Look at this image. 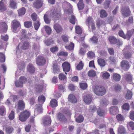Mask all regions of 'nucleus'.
Instances as JSON below:
<instances>
[{
  "mask_svg": "<svg viewBox=\"0 0 134 134\" xmlns=\"http://www.w3.org/2000/svg\"><path fill=\"white\" fill-rule=\"evenodd\" d=\"M38 100L39 102L43 104L45 101V98L44 96H41L38 97Z\"/></svg>",
  "mask_w": 134,
  "mask_h": 134,
  "instance_id": "nucleus-37",
  "label": "nucleus"
},
{
  "mask_svg": "<svg viewBox=\"0 0 134 134\" xmlns=\"http://www.w3.org/2000/svg\"><path fill=\"white\" fill-rule=\"evenodd\" d=\"M110 76V75L107 72L104 73L103 74V78L104 79H108Z\"/></svg>",
  "mask_w": 134,
  "mask_h": 134,
  "instance_id": "nucleus-58",
  "label": "nucleus"
},
{
  "mask_svg": "<svg viewBox=\"0 0 134 134\" xmlns=\"http://www.w3.org/2000/svg\"><path fill=\"white\" fill-rule=\"evenodd\" d=\"M26 9L24 7H22L18 10V13L19 15L21 16L25 14Z\"/></svg>",
  "mask_w": 134,
  "mask_h": 134,
  "instance_id": "nucleus-33",
  "label": "nucleus"
},
{
  "mask_svg": "<svg viewBox=\"0 0 134 134\" xmlns=\"http://www.w3.org/2000/svg\"><path fill=\"white\" fill-rule=\"evenodd\" d=\"M87 56L88 58H91L94 57L95 55L94 52L89 51L87 53Z\"/></svg>",
  "mask_w": 134,
  "mask_h": 134,
  "instance_id": "nucleus-44",
  "label": "nucleus"
},
{
  "mask_svg": "<svg viewBox=\"0 0 134 134\" xmlns=\"http://www.w3.org/2000/svg\"><path fill=\"white\" fill-rule=\"evenodd\" d=\"M51 122V120L49 116L45 117L43 120V125L44 126L49 125Z\"/></svg>",
  "mask_w": 134,
  "mask_h": 134,
  "instance_id": "nucleus-11",
  "label": "nucleus"
},
{
  "mask_svg": "<svg viewBox=\"0 0 134 134\" xmlns=\"http://www.w3.org/2000/svg\"><path fill=\"white\" fill-rule=\"evenodd\" d=\"M121 86L119 84H116L114 86V89L116 91L119 92L121 90Z\"/></svg>",
  "mask_w": 134,
  "mask_h": 134,
  "instance_id": "nucleus-41",
  "label": "nucleus"
},
{
  "mask_svg": "<svg viewBox=\"0 0 134 134\" xmlns=\"http://www.w3.org/2000/svg\"><path fill=\"white\" fill-rule=\"evenodd\" d=\"M14 129L13 128L10 126L7 127L6 129V132L8 134L11 133L13 131Z\"/></svg>",
  "mask_w": 134,
  "mask_h": 134,
  "instance_id": "nucleus-40",
  "label": "nucleus"
},
{
  "mask_svg": "<svg viewBox=\"0 0 134 134\" xmlns=\"http://www.w3.org/2000/svg\"><path fill=\"white\" fill-rule=\"evenodd\" d=\"M88 75L90 77H94L96 76V74L94 70H92L88 72Z\"/></svg>",
  "mask_w": 134,
  "mask_h": 134,
  "instance_id": "nucleus-35",
  "label": "nucleus"
},
{
  "mask_svg": "<svg viewBox=\"0 0 134 134\" xmlns=\"http://www.w3.org/2000/svg\"><path fill=\"white\" fill-rule=\"evenodd\" d=\"M93 22H94L93 19L91 17L89 16L86 19V23L87 25Z\"/></svg>",
  "mask_w": 134,
  "mask_h": 134,
  "instance_id": "nucleus-50",
  "label": "nucleus"
},
{
  "mask_svg": "<svg viewBox=\"0 0 134 134\" xmlns=\"http://www.w3.org/2000/svg\"><path fill=\"white\" fill-rule=\"evenodd\" d=\"M25 117L20 113L19 117V120L22 122H24L27 120V119L25 118Z\"/></svg>",
  "mask_w": 134,
  "mask_h": 134,
  "instance_id": "nucleus-52",
  "label": "nucleus"
},
{
  "mask_svg": "<svg viewBox=\"0 0 134 134\" xmlns=\"http://www.w3.org/2000/svg\"><path fill=\"white\" fill-rule=\"evenodd\" d=\"M76 31V33L79 34H81L82 31L81 28L79 26H77L75 28Z\"/></svg>",
  "mask_w": 134,
  "mask_h": 134,
  "instance_id": "nucleus-57",
  "label": "nucleus"
},
{
  "mask_svg": "<svg viewBox=\"0 0 134 134\" xmlns=\"http://www.w3.org/2000/svg\"><path fill=\"white\" fill-rule=\"evenodd\" d=\"M6 10L5 6L4 3L2 1L0 2V11L1 12H3Z\"/></svg>",
  "mask_w": 134,
  "mask_h": 134,
  "instance_id": "nucleus-26",
  "label": "nucleus"
},
{
  "mask_svg": "<svg viewBox=\"0 0 134 134\" xmlns=\"http://www.w3.org/2000/svg\"><path fill=\"white\" fill-rule=\"evenodd\" d=\"M45 23L48 24L50 22L51 20L49 18L48 15L47 14H45L43 17Z\"/></svg>",
  "mask_w": 134,
  "mask_h": 134,
  "instance_id": "nucleus-34",
  "label": "nucleus"
},
{
  "mask_svg": "<svg viewBox=\"0 0 134 134\" xmlns=\"http://www.w3.org/2000/svg\"><path fill=\"white\" fill-rule=\"evenodd\" d=\"M59 78L60 80H62L65 79H66V77L63 74L61 73L59 74Z\"/></svg>",
  "mask_w": 134,
  "mask_h": 134,
  "instance_id": "nucleus-59",
  "label": "nucleus"
},
{
  "mask_svg": "<svg viewBox=\"0 0 134 134\" xmlns=\"http://www.w3.org/2000/svg\"><path fill=\"white\" fill-rule=\"evenodd\" d=\"M108 40L110 43L112 44H116L118 45H121L122 43L119 40H117L116 38L113 36H111L109 37Z\"/></svg>",
  "mask_w": 134,
  "mask_h": 134,
  "instance_id": "nucleus-2",
  "label": "nucleus"
},
{
  "mask_svg": "<svg viewBox=\"0 0 134 134\" xmlns=\"http://www.w3.org/2000/svg\"><path fill=\"white\" fill-rule=\"evenodd\" d=\"M83 64L82 61H80L76 67L77 69L78 70L82 69L83 67Z\"/></svg>",
  "mask_w": 134,
  "mask_h": 134,
  "instance_id": "nucleus-45",
  "label": "nucleus"
},
{
  "mask_svg": "<svg viewBox=\"0 0 134 134\" xmlns=\"http://www.w3.org/2000/svg\"><path fill=\"white\" fill-rule=\"evenodd\" d=\"M101 103L104 105H107L108 104V102L106 99L104 98L102 99Z\"/></svg>",
  "mask_w": 134,
  "mask_h": 134,
  "instance_id": "nucleus-63",
  "label": "nucleus"
},
{
  "mask_svg": "<svg viewBox=\"0 0 134 134\" xmlns=\"http://www.w3.org/2000/svg\"><path fill=\"white\" fill-rule=\"evenodd\" d=\"M116 118L118 121H122L124 120L123 117L120 114H118L116 116Z\"/></svg>",
  "mask_w": 134,
  "mask_h": 134,
  "instance_id": "nucleus-49",
  "label": "nucleus"
},
{
  "mask_svg": "<svg viewBox=\"0 0 134 134\" xmlns=\"http://www.w3.org/2000/svg\"><path fill=\"white\" fill-rule=\"evenodd\" d=\"M98 39L96 37L93 36L90 38V41L92 43L96 44L98 42Z\"/></svg>",
  "mask_w": 134,
  "mask_h": 134,
  "instance_id": "nucleus-36",
  "label": "nucleus"
},
{
  "mask_svg": "<svg viewBox=\"0 0 134 134\" xmlns=\"http://www.w3.org/2000/svg\"><path fill=\"white\" fill-rule=\"evenodd\" d=\"M98 64L101 66L103 67L105 65V61L102 59H98Z\"/></svg>",
  "mask_w": 134,
  "mask_h": 134,
  "instance_id": "nucleus-28",
  "label": "nucleus"
},
{
  "mask_svg": "<svg viewBox=\"0 0 134 134\" xmlns=\"http://www.w3.org/2000/svg\"><path fill=\"white\" fill-rule=\"evenodd\" d=\"M98 114L100 116H102L104 114V111L102 109L99 108L97 111Z\"/></svg>",
  "mask_w": 134,
  "mask_h": 134,
  "instance_id": "nucleus-55",
  "label": "nucleus"
},
{
  "mask_svg": "<svg viewBox=\"0 0 134 134\" xmlns=\"http://www.w3.org/2000/svg\"><path fill=\"white\" fill-rule=\"evenodd\" d=\"M12 31L14 32H17L18 28L20 26V23L16 20H14L12 21Z\"/></svg>",
  "mask_w": 134,
  "mask_h": 134,
  "instance_id": "nucleus-3",
  "label": "nucleus"
},
{
  "mask_svg": "<svg viewBox=\"0 0 134 134\" xmlns=\"http://www.w3.org/2000/svg\"><path fill=\"white\" fill-rule=\"evenodd\" d=\"M7 29V25L4 22H0V32H6Z\"/></svg>",
  "mask_w": 134,
  "mask_h": 134,
  "instance_id": "nucleus-8",
  "label": "nucleus"
},
{
  "mask_svg": "<svg viewBox=\"0 0 134 134\" xmlns=\"http://www.w3.org/2000/svg\"><path fill=\"white\" fill-rule=\"evenodd\" d=\"M111 1L110 0H107L105 1L104 3V5L105 8H107L109 7Z\"/></svg>",
  "mask_w": 134,
  "mask_h": 134,
  "instance_id": "nucleus-38",
  "label": "nucleus"
},
{
  "mask_svg": "<svg viewBox=\"0 0 134 134\" xmlns=\"http://www.w3.org/2000/svg\"><path fill=\"white\" fill-rule=\"evenodd\" d=\"M121 13L124 16L127 17L130 14V11L128 7H124L121 9Z\"/></svg>",
  "mask_w": 134,
  "mask_h": 134,
  "instance_id": "nucleus-5",
  "label": "nucleus"
},
{
  "mask_svg": "<svg viewBox=\"0 0 134 134\" xmlns=\"http://www.w3.org/2000/svg\"><path fill=\"white\" fill-rule=\"evenodd\" d=\"M124 77L125 80L128 82H130L132 81V76L130 74H125Z\"/></svg>",
  "mask_w": 134,
  "mask_h": 134,
  "instance_id": "nucleus-21",
  "label": "nucleus"
},
{
  "mask_svg": "<svg viewBox=\"0 0 134 134\" xmlns=\"http://www.w3.org/2000/svg\"><path fill=\"white\" fill-rule=\"evenodd\" d=\"M53 72L54 73H55L59 71V69L57 64H54L53 65Z\"/></svg>",
  "mask_w": 134,
  "mask_h": 134,
  "instance_id": "nucleus-51",
  "label": "nucleus"
},
{
  "mask_svg": "<svg viewBox=\"0 0 134 134\" xmlns=\"http://www.w3.org/2000/svg\"><path fill=\"white\" fill-rule=\"evenodd\" d=\"M10 7L13 9L16 8V3L13 0H10Z\"/></svg>",
  "mask_w": 134,
  "mask_h": 134,
  "instance_id": "nucleus-32",
  "label": "nucleus"
},
{
  "mask_svg": "<svg viewBox=\"0 0 134 134\" xmlns=\"http://www.w3.org/2000/svg\"><path fill=\"white\" fill-rule=\"evenodd\" d=\"M36 106L37 108L36 110L37 111L38 113H42V105L40 104H38L36 105Z\"/></svg>",
  "mask_w": 134,
  "mask_h": 134,
  "instance_id": "nucleus-31",
  "label": "nucleus"
},
{
  "mask_svg": "<svg viewBox=\"0 0 134 134\" xmlns=\"http://www.w3.org/2000/svg\"><path fill=\"white\" fill-rule=\"evenodd\" d=\"M51 15L52 16L53 18L57 20L58 19L60 14L56 11H54L51 13Z\"/></svg>",
  "mask_w": 134,
  "mask_h": 134,
  "instance_id": "nucleus-20",
  "label": "nucleus"
},
{
  "mask_svg": "<svg viewBox=\"0 0 134 134\" xmlns=\"http://www.w3.org/2000/svg\"><path fill=\"white\" fill-rule=\"evenodd\" d=\"M36 61V63L38 65L43 66L45 64L46 60L44 57L39 56L37 58Z\"/></svg>",
  "mask_w": 134,
  "mask_h": 134,
  "instance_id": "nucleus-4",
  "label": "nucleus"
},
{
  "mask_svg": "<svg viewBox=\"0 0 134 134\" xmlns=\"http://www.w3.org/2000/svg\"><path fill=\"white\" fill-rule=\"evenodd\" d=\"M25 26L26 28H29L32 26V23L31 21H26L24 23Z\"/></svg>",
  "mask_w": 134,
  "mask_h": 134,
  "instance_id": "nucleus-48",
  "label": "nucleus"
},
{
  "mask_svg": "<svg viewBox=\"0 0 134 134\" xmlns=\"http://www.w3.org/2000/svg\"><path fill=\"white\" fill-rule=\"evenodd\" d=\"M42 3V0H36L34 3V5L36 8L38 9L41 7Z\"/></svg>",
  "mask_w": 134,
  "mask_h": 134,
  "instance_id": "nucleus-12",
  "label": "nucleus"
},
{
  "mask_svg": "<svg viewBox=\"0 0 134 134\" xmlns=\"http://www.w3.org/2000/svg\"><path fill=\"white\" fill-rule=\"evenodd\" d=\"M19 81L23 83H25L26 82V79L23 76H21L19 79Z\"/></svg>",
  "mask_w": 134,
  "mask_h": 134,
  "instance_id": "nucleus-60",
  "label": "nucleus"
},
{
  "mask_svg": "<svg viewBox=\"0 0 134 134\" xmlns=\"http://www.w3.org/2000/svg\"><path fill=\"white\" fill-rule=\"evenodd\" d=\"M5 60L4 55L2 53H0V62H4Z\"/></svg>",
  "mask_w": 134,
  "mask_h": 134,
  "instance_id": "nucleus-56",
  "label": "nucleus"
},
{
  "mask_svg": "<svg viewBox=\"0 0 134 134\" xmlns=\"http://www.w3.org/2000/svg\"><path fill=\"white\" fill-rule=\"evenodd\" d=\"M63 70L65 72H69L70 70V64L68 62H64L62 64Z\"/></svg>",
  "mask_w": 134,
  "mask_h": 134,
  "instance_id": "nucleus-10",
  "label": "nucleus"
},
{
  "mask_svg": "<svg viewBox=\"0 0 134 134\" xmlns=\"http://www.w3.org/2000/svg\"><path fill=\"white\" fill-rule=\"evenodd\" d=\"M57 119L60 121H66L67 119L64 116L62 113H59L57 114Z\"/></svg>",
  "mask_w": 134,
  "mask_h": 134,
  "instance_id": "nucleus-14",
  "label": "nucleus"
},
{
  "mask_svg": "<svg viewBox=\"0 0 134 134\" xmlns=\"http://www.w3.org/2000/svg\"><path fill=\"white\" fill-rule=\"evenodd\" d=\"M100 16L102 18L106 17L108 16V14L106 11L104 9H102L99 12Z\"/></svg>",
  "mask_w": 134,
  "mask_h": 134,
  "instance_id": "nucleus-18",
  "label": "nucleus"
},
{
  "mask_svg": "<svg viewBox=\"0 0 134 134\" xmlns=\"http://www.w3.org/2000/svg\"><path fill=\"white\" fill-rule=\"evenodd\" d=\"M45 43L47 46H48L53 44V41L52 39H48L45 41Z\"/></svg>",
  "mask_w": 134,
  "mask_h": 134,
  "instance_id": "nucleus-47",
  "label": "nucleus"
},
{
  "mask_svg": "<svg viewBox=\"0 0 134 134\" xmlns=\"http://www.w3.org/2000/svg\"><path fill=\"white\" fill-rule=\"evenodd\" d=\"M119 34L120 36L123 37L124 38H127V37L126 35H125L123 31H120L119 32Z\"/></svg>",
  "mask_w": 134,
  "mask_h": 134,
  "instance_id": "nucleus-54",
  "label": "nucleus"
},
{
  "mask_svg": "<svg viewBox=\"0 0 134 134\" xmlns=\"http://www.w3.org/2000/svg\"><path fill=\"white\" fill-rule=\"evenodd\" d=\"M77 5L79 9H82L84 7L83 1L82 0H80L77 4Z\"/></svg>",
  "mask_w": 134,
  "mask_h": 134,
  "instance_id": "nucleus-25",
  "label": "nucleus"
},
{
  "mask_svg": "<svg viewBox=\"0 0 134 134\" xmlns=\"http://www.w3.org/2000/svg\"><path fill=\"white\" fill-rule=\"evenodd\" d=\"M50 104L51 107L53 108L56 107L57 105V101L55 99H52L50 102Z\"/></svg>",
  "mask_w": 134,
  "mask_h": 134,
  "instance_id": "nucleus-22",
  "label": "nucleus"
},
{
  "mask_svg": "<svg viewBox=\"0 0 134 134\" xmlns=\"http://www.w3.org/2000/svg\"><path fill=\"white\" fill-rule=\"evenodd\" d=\"M84 119L83 117L81 115H79L76 118V121L78 123H81L82 122Z\"/></svg>",
  "mask_w": 134,
  "mask_h": 134,
  "instance_id": "nucleus-27",
  "label": "nucleus"
},
{
  "mask_svg": "<svg viewBox=\"0 0 134 134\" xmlns=\"http://www.w3.org/2000/svg\"><path fill=\"white\" fill-rule=\"evenodd\" d=\"M63 112L68 115L70 116L71 114V111L68 109H64L63 110Z\"/></svg>",
  "mask_w": 134,
  "mask_h": 134,
  "instance_id": "nucleus-64",
  "label": "nucleus"
},
{
  "mask_svg": "<svg viewBox=\"0 0 134 134\" xmlns=\"http://www.w3.org/2000/svg\"><path fill=\"white\" fill-rule=\"evenodd\" d=\"M14 117V111L12 110L9 115V118L11 120H13Z\"/></svg>",
  "mask_w": 134,
  "mask_h": 134,
  "instance_id": "nucleus-61",
  "label": "nucleus"
},
{
  "mask_svg": "<svg viewBox=\"0 0 134 134\" xmlns=\"http://www.w3.org/2000/svg\"><path fill=\"white\" fill-rule=\"evenodd\" d=\"M74 44L71 43L68 46H65L66 48L69 50H72L74 48Z\"/></svg>",
  "mask_w": 134,
  "mask_h": 134,
  "instance_id": "nucleus-62",
  "label": "nucleus"
},
{
  "mask_svg": "<svg viewBox=\"0 0 134 134\" xmlns=\"http://www.w3.org/2000/svg\"><path fill=\"white\" fill-rule=\"evenodd\" d=\"M121 65L122 68L126 70L129 69L130 65L129 62L125 60H122L121 64Z\"/></svg>",
  "mask_w": 134,
  "mask_h": 134,
  "instance_id": "nucleus-6",
  "label": "nucleus"
},
{
  "mask_svg": "<svg viewBox=\"0 0 134 134\" xmlns=\"http://www.w3.org/2000/svg\"><path fill=\"white\" fill-rule=\"evenodd\" d=\"M69 100L72 103H75L77 102V99L75 96L73 94H70L68 97Z\"/></svg>",
  "mask_w": 134,
  "mask_h": 134,
  "instance_id": "nucleus-16",
  "label": "nucleus"
},
{
  "mask_svg": "<svg viewBox=\"0 0 134 134\" xmlns=\"http://www.w3.org/2000/svg\"><path fill=\"white\" fill-rule=\"evenodd\" d=\"M113 79L116 81H120L121 76L119 74L116 73L114 74L113 75Z\"/></svg>",
  "mask_w": 134,
  "mask_h": 134,
  "instance_id": "nucleus-30",
  "label": "nucleus"
},
{
  "mask_svg": "<svg viewBox=\"0 0 134 134\" xmlns=\"http://www.w3.org/2000/svg\"><path fill=\"white\" fill-rule=\"evenodd\" d=\"M88 26V29H89L90 31L92 30H95L96 27L95 24L94 22L91 23L87 25Z\"/></svg>",
  "mask_w": 134,
  "mask_h": 134,
  "instance_id": "nucleus-23",
  "label": "nucleus"
},
{
  "mask_svg": "<svg viewBox=\"0 0 134 134\" xmlns=\"http://www.w3.org/2000/svg\"><path fill=\"white\" fill-rule=\"evenodd\" d=\"M92 98L91 95L87 94L84 96L83 97V100L86 104H90L92 101Z\"/></svg>",
  "mask_w": 134,
  "mask_h": 134,
  "instance_id": "nucleus-7",
  "label": "nucleus"
},
{
  "mask_svg": "<svg viewBox=\"0 0 134 134\" xmlns=\"http://www.w3.org/2000/svg\"><path fill=\"white\" fill-rule=\"evenodd\" d=\"M22 115H23L25 118L27 119L29 118L30 115V114L29 112L27 110H25L20 113Z\"/></svg>",
  "mask_w": 134,
  "mask_h": 134,
  "instance_id": "nucleus-29",
  "label": "nucleus"
},
{
  "mask_svg": "<svg viewBox=\"0 0 134 134\" xmlns=\"http://www.w3.org/2000/svg\"><path fill=\"white\" fill-rule=\"evenodd\" d=\"M132 96V92L128 90L125 96V98L127 99H130Z\"/></svg>",
  "mask_w": 134,
  "mask_h": 134,
  "instance_id": "nucleus-39",
  "label": "nucleus"
},
{
  "mask_svg": "<svg viewBox=\"0 0 134 134\" xmlns=\"http://www.w3.org/2000/svg\"><path fill=\"white\" fill-rule=\"evenodd\" d=\"M94 92L97 95L102 96L105 94L106 90L104 87L96 86L94 90Z\"/></svg>",
  "mask_w": 134,
  "mask_h": 134,
  "instance_id": "nucleus-1",
  "label": "nucleus"
},
{
  "mask_svg": "<svg viewBox=\"0 0 134 134\" xmlns=\"http://www.w3.org/2000/svg\"><path fill=\"white\" fill-rule=\"evenodd\" d=\"M125 131V129L122 126H119L118 130V132L119 134H124Z\"/></svg>",
  "mask_w": 134,
  "mask_h": 134,
  "instance_id": "nucleus-24",
  "label": "nucleus"
},
{
  "mask_svg": "<svg viewBox=\"0 0 134 134\" xmlns=\"http://www.w3.org/2000/svg\"><path fill=\"white\" fill-rule=\"evenodd\" d=\"M30 46V43L28 41H26L23 42L21 47L23 50H26L29 49Z\"/></svg>",
  "mask_w": 134,
  "mask_h": 134,
  "instance_id": "nucleus-13",
  "label": "nucleus"
},
{
  "mask_svg": "<svg viewBox=\"0 0 134 134\" xmlns=\"http://www.w3.org/2000/svg\"><path fill=\"white\" fill-rule=\"evenodd\" d=\"M40 24L39 23L38 21H35L34 24V28L36 30H37L40 26Z\"/></svg>",
  "mask_w": 134,
  "mask_h": 134,
  "instance_id": "nucleus-53",
  "label": "nucleus"
},
{
  "mask_svg": "<svg viewBox=\"0 0 134 134\" xmlns=\"http://www.w3.org/2000/svg\"><path fill=\"white\" fill-rule=\"evenodd\" d=\"M54 28L57 33H59L62 30V27L59 24H57L54 25Z\"/></svg>",
  "mask_w": 134,
  "mask_h": 134,
  "instance_id": "nucleus-17",
  "label": "nucleus"
},
{
  "mask_svg": "<svg viewBox=\"0 0 134 134\" xmlns=\"http://www.w3.org/2000/svg\"><path fill=\"white\" fill-rule=\"evenodd\" d=\"M76 20V18L75 16L72 15L71 16V18L69 19L70 22L73 24H75V22Z\"/></svg>",
  "mask_w": 134,
  "mask_h": 134,
  "instance_id": "nucleus-43",
  "label": "nucleus"
},
{
  "mask_svg": "<svg viewBox=\"0 0 134 134\" xmlns=\"http://www.w3.org/2000/svg\"><path fill=\"white\" fill-rule=\"evenodd\" d=\"M46 31L48 35L51 34V28L47 26H44Z\"/></svg>",
  "mask_w": 134,
  "mask_h": 134,
  "instance_id": "nucleus-42",
  "label": "nucleus"
},
{
  "mask_svg": "<svg viewBox=\"0 0 134 134\" xmlns=\"http://www.w3.org/2000/svg\"><path fill=\"white\" fill-rule=\"evenodd\" d=\"M27 69L28 71L31 73H33L35 71V68L32 64H29L27 66Z\"/></svg>",
  "mask_w": 134,
  "mask_h": 134,
  "instance_id": "nucleus-19",
  "label": "nucleus"
},
{
  "mask_svg": "<svg viewBox=\"0 0 134 134\" xmlns=\"http://www.w3.org/2000/svg\"><path fill=\"white\" fill-rule=\"evenodd\" d=\"M26 31L25 30H23L21 32V36L24 38L29 39L30 37L29 36H26Z\"/></svg>",
  "mask_w": 134,
  "mask_h": 134,
  "instance_id": "nucleus-46",
  "label": "nucleus"
},
{
  "mask_svg": "<svg viewBox=\"0 0 134 134\" xmlns=\"http://www.w3.org/2000/svg\"><path fill=\"white\" fill-rule=\"evenodd\" d=\"M110 113L113 115H115L118 113V108L115 107H111L109 110Z\"/></svg>",
  "mask_w": 134,
  "mask_h": 134,
  "instance_id": "nucleus-15",
  "label": "nucleus"
},
{
  "mask_svg": "<svg viewBox=\"0 0 134 134\" xmlns=\"http://www.w3.org/2000/svg\"><path fill=\"white\" fill-rule=\"evenodd\" d=\"M25 105V103L23 100H19L18 103V109L17 110L18 113L19 111V110H23L24 109Z\"/></svg>",
  "mask_w": 134,
  "mask_h": 134,
  "instance_id": "nucleus-9",
  "label": "nucleus"
}]
</instances>
